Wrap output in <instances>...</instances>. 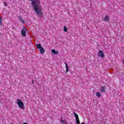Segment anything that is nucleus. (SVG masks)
I'll return each mask as SVG.
<instances>
[{
  "mask_svg": "<svg viewBox=\"0 0 124 124\" xmlns=\"http://www.w3.org/2000/svg\"><path fill=\"white\" fill-rule=\"evenodd\" d=\"M31 2V5L33 8L35 13L38 15V17H43V13L42 12V8L40 7V0H28Z\"/></svg>",
  "mask_w": 124,
  "mask_h": 124,
  "instance_id": "f257e3e1",
  "label": "nucleus"
},
{
  "mask_svg": "<svg viewBox=\"0 0 124 124\" xmlns=\"http://www.w3.org/2000/svg\"><path fill=\"white\" fill-rule=\"evenodd\" d=\"M3 3L4 6H7V3H6V2H4Z\"/></svg>",
  "mask_w": 124,
  "mask_h": 124,
  "instance_id": "2eb2a0df",
  "label": "nucleus"
},
{
  "mask_svg": "<svg viewBox=\"0 0 124 124\" xmlns=\"http://www.w3.org/2000/svg\"><path fill=\"white\" fill-rule=\"evenodd\" d=\"M16 104L18 105L20 109L25 110L26 108H25V106H24V103H23V101H22L20 99H17Z\"/></svg>",
  "mask_w": 124,
  "mask_h": 124,
  "instance_id": "f03ea898",
  "label": "nucleus"
},
{
  "mask_svg": "<svg viewBox=\"0 0 124 124\" xmlns=\"http://www.w3.org/2000/svg\"><path fill=\"white\" fill-rule=\"evenodd\" d=\"M123 63L124 64V61H123Z\"/></svg>",
  "mask_w": 124,
  "mask_h": 124,
  "instance_id": "f3484780",
  "label": "nucleus"
},
{
  "mask_svg": "<svg viewBox=\"0 0 124 124\" xmlns=\"http://www.w3.org/2000/svg\"><path fill=\"white\" fill-rule=\"evenodd\" d=\"M32 84H34V81H33V80H32Z\"/></svg>",
  "mask_w": 124,
  "mask_h": 124,
  "instance_id": "dca6fc26",
  "label": "nucleus"
},
{
  "mask_svg": "<svg viewBox=\"0 0 124 124\" xmlns=\"http://www.w3.org/2000/svg\"><path fill=\"white\" fill-rule=\"evenodd\" d=\"M61 122L62 123V124H65V122L64 121L62 120H61Z\"/></svg>",
  "mask_w": 124,
  "mask_h": 124,
  "instance_id": "4468645a",
  "label": "nucleus"
},
{
  "mask_svg": "<svg viewBox=\"0 0 124 124\" xmlns=\"http://www.w3.org/2000/svg\"><path fill=\"white\" fill-rule=\"evenodd\" d=\"M63 30L65 32H67V27L66 26L63 27Z\"/></svg>",
  "mask_w": 124,
  "mask_h": 124,
  "instance_id": "f8f14e48",
  "label": "nucleus"
},
{
  "mask_svg": "<svg viewBox=\"0 0 124 124\" xmlns=\"http://www.w3.org/2000/svg\"><path fill=\"white\" fill-rule=\"evenodd\" d=\"M96 95L97 97H100V96H101V94L99 92H96Z\"/></svg>",
  "mask_w": 124,
  "mask_h": 124,
  "instance_id": "9d476101",
  "label": "nucleus"
},
{
  "mask_svg": "<svg viewBox=\"0 0 124 124\" xmlns=\"http://www.w3.org/2000/svg\"><path fill=\"white\" fill-rule=\"evenodd\" d=\"M2 25V19L1 18H0V26H1Z\"/></svg>",
  "mask_w": 124,
  "mask_h": 124,
  "instance_id": "ddd939ff",
  "label": "nucleus"
},
{
  "mask_svg": "<svg viewBox=\"0 0 124 124\" xmlns=\"http://www.w3.org/2000/svg\"><path fill=\"white\" fill-rule=\"evenodd\" d=\"M65 64L66 71L67 73L68 72V69H69V66H68V65H67V63L66 62H65Z\"/></svg>",
  "mask_w": 124,
  "mask_h": 124,
  "instance_id": "0eeeda50",
  "label": "nucleus"
},
{
  "mask_svg": "<svg viewBox=\"0 0 124 124\" xmlns=\"http://www.w3.org/2000/svg\"><path fill=\"white\" fill-rule=\"evenodd\" d=\"M98 57H101V58H104V53H103V51L100 50L98 53Z\"/></svg>",
  "mask_w": 124,
  "mask_h": 124,
  "instance_id": "20e7f679",
  "label": "nucleus"
},
{
  "mask_svg": "<svg viewBox=\"0 0 124 124\" xmlns=\"http://www.w3.org/2000/svg\"><path fill=\"white\" fill-rule=\"evenodd\" d=\"M37 49H40V52L41 54H43L45 52V49H44V47L41 46V44H36V45Z\"/></svg>",
  "mask_w": 124,
  "mask_h": 124,
  "instance_id": "7ed1b4c3",
  "label": "nucleus"
},
{
  "mask_svg": "<svg viewBox=\"0 0 124 124\" xmlns=\"http://www.w3.org/2000/svg\"><path fill=\"white\" fill-rule=\"evenodd\" d=\"M21 34L22 36H26V31H25V30H24V29H22L21 30Z\"/></svg>",
  "mask_w": 124,
  "mask_h": 124,
  "instance_id": "6e6552de",
  "label": "nucleus"
},
{
  "mask_svg": "<svg viewBox=\"0 0 124 124\" xmlns=\"http://www.w3.org/2000/svg\"><path fill=\"white\" fill-rule=\"evenodd\" d=\"M52 54H55V55H57V54H59V51H56V50L53 49L52 50Z\"/></svg>",
  "mask_w": 124,
  "mask_h": 124,
  "instance_id": "1a4fd4ad",
  "label": "nucleus"
},
{
  "mask_svg": "<svg viewBox=\"0 0 124 124\" xmlns=\"http://www.w3.org/2000/svg\"><path fill=\"white\" fill-rule=\"evenodd\" d=\"M105 21L106 22H109L110 21V18H109V16L107 15L105 16Z\"/></svg>",
  "mask_w": 124,
  "mask_h": 124,
  "instance_id": "423d86ee",
  "label": "nucleus"
},
{
  "mask_svg": "<svg viewBox=\"0 0 124 124\" xmlns=\"http://www.w3.org/2000/svg\"><path fill=\"white\" fill-rule=\"evenodd\" d=\"M101 93H105V91H106V87L102 86L99 89Z\"/></svg>",
  "mask_w": 124,
  "mask_h": 124,
  "instance_id": "39448f33",
  "label": "nucleus"
},
{
  "mask_svg": "<svg viewBox=\"0 0 124 124\" xmlns=\"http://www.w3.org/2000/svg\"><path fill=\"white\" fill-rule=\"evenodd\" d=\"M19 19L22 22V23H25V21H24V20H23V18H22V16H19Z\"/></svg>",
  "mask_w": 124,
  "mask_h": 124,
  "instance_id": "9b49d317",
  "label": "nucleus"
}]
</instances>
